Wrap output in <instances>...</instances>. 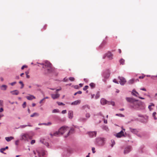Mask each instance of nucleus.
I'll list each match as a JSON object with an SVG mask.
<instances>
[{
	"mask_svg": "<svg viewBox=\"0 0 157 157\" xmlns=\"http://www.w3.org/2000/svg\"><path fill=\"white\" fill-rule=\"evenodd\" d=\"M39 115V114L36 113H35L31 115L30 117H33L35 116H38Z\"/></svg>",
	"mask_w": 157,
	"mask_h": 157,
	"instance_id": "24",
	"label": "nucleus"
},
{
	"mask_svg": "<svg viewBox=\"0 0 157 157\" xmlns=\"http://www.w3.org/2000/svg\"><path fill=\"white\" fill-rule=\"evenodd\" d=\"M119 79L120 80L119 82L121 85H124L126 82V81L125 79L122 77H118Z\"/></svg>",
	"mask_w": 157,
	"mask_h": 157,
	"instance_id": "9",
	"label": "nucleus"
},
{
	"mask_svg": "<svg viewBox=\"0 0 157 157\" xmlns=\"http://www.w3.org/2000/svg\"><path fill=\"white\" fill-rule=\"evenodd\" d=\"M113 82L117 84H118V82L117 81V80L116 79H113Z\"/></svg>",
	"mask_w": 157,
	"mask_h": 157,
	"instance_id": "53",
	"label": "nucleus"
},
{
	"mask_svg": "<svg viewBox=\"0 0 157 157\" xmlns=\"http://www.w3.org/2000/svg\"><path fill=\"white\" fill-rule=\"evenodd\" d=\"M3 101L2 100H0V105L2 106L3 105Z\"/></svg>",
	"mask_w": 157,
	"mask_h": 157,
	"instance_id": "54",
	"label": "nucleus"
},
{
	"mask_svg": "<svg viewBox=\"0 0 157 157\" xmlns=\"http://www.w3.org/2000/svg\"><path fill=\"white\" fill-rule=\"evenodd\" d=\"M120 62L121 64L123 65L124 63V59H122L120 60Z\"/></svg>",
	"mask_w": 157,
	"mask_h": 157,
	"instance_id": "29",
	"label": "nucleus"
},
{
	"mask_svg": "<svg viewBox=\"0 0 157 157\" xmlns=\"http://www.w3.org/2000/svg\"><path fill=\"white\" fill-rule=\"evenodd\" d=\"M19 83L21 85V89H22L23 87L24 86V84L23 83V82L22 81H20L19 82Z\"/></svg>",
	"mask_w": 157,
	"mask_h": 157,
	"instance_id": "37",
	"label": "nucleus"
},
{
	"mask_svg": "<svg viewBox=\"0 0 157 157\" xmlns=\"http://www.w3.org/2000/svg\"><path fill=\"white\" fill-rule=\"evenodd\" d=\"M108 38L107 36H106L105 39L103 40L101 44L99 46V48L100 49L102 48H104L107 43V39Z\"/></svg>",
	"mask_w": 157,
	"mask_h": 157,
	"instance_id": "4",
	"label": "nucleus"
},
{
	"mask_svg": "<svg viewBox=\"0 0 157 157\" xmlns=\"http://www.w3.org/2000/svg\"><path fill=\"white\" fill-rule=\"evenodd\" d=\"M73 113L72 111L70 110L68 111V117L70 119L72 118L73 117Z\"/></svg>",
	"mask_w": 157,
	"mask_h": 157,
	"instance_id": "13",
	"label": "nucleus"
},
{
	"mask_svg": "<svg viewBox=\"0 0 157 157\" xmlns=\"http://www.w3.org/2000/svg\"><path fill=\"white\" fill-rule=\"evenodd\" d=\"M26 126H28V125H22L21 126V128H25Z\"/></svg>",
	"mask_w": 157,
	"mask_h": 157,
	"instance_id": "60",
	"label": "nucleus"
},
{
	"mask_svg": "<svg viewBox=\"0 0 157 157\" xmlns=\"http://www.w3.org/2000/svg\"><path fill=\"white\" fill-rule=\"evenodd\" d=\"M19 143V140H17L15 141V144L16 145H17Z\"/></svg>",
	"mask_w": 157,
	"mask_h": 157,
	"instance_id": "45",
	"label": "nucleus"
},
{
	"mask_svg": "<svg viewBox=\"0 0 157 157\" xmlns=\"http://www.w3.org/2000/svg\"><path fill=\"white\" fill-rule=\"evenodd\" d=\"M29 137V135L28 134H22L21 136L20 140L24 141H27Z\"/></svg>",
	"mask_w": 157,
	"mask_h": 157,
	"instance_id": "5",
	"label": "nucleus"
},
{
	"mask_svg": "<svg viewBox=\"0 0 157 157\" xmlns=\"http://www.w3.org/2000/svg\"><path fill=\"white\" fill-rule=\"evenodd\" d=\"M98 115L102 116L103 117V119L104 121V122L105 124L107 123V120H105V119L104 118V116L102 115V114L101 113H98Z\"/></svg>",
	"mask_w": 157,
	"mask_h": 157,
	"instance_id": "21",
	"label": "nucleus"
},
{
	"mask_svg": "<svg viewBox=\"0 0 157 157\" xmlns=\"http://www.w3.org/2000/svg\"><path fill=\"white\" fill-rule=\"evenodd\" d=\"M10 93L14 95H17L19 93V92L17 90H15L14 91H11Z\"/></svg>",
	"mask_w": 157,
	"mask_h": 157,
	"instance_id": "17",
	"label": "nucleus"
},
{
	"mask_svg": "<svg viewBox=\"0 0 157 157\" xmlns=\"http://www.w3.org/2000/svg\"><path fill=\"white\" fill-rule=\"evenodd\" d=\"M134 79H132L129 81L128 83L130 84H132L134 82Z\"/></svg>",
	"mask_w": 157,
	"mask_h": 157,
	"instance_id": "26",
	"label": "nucleus"
},
{
	"mask_svg": "<svg viewBox=\"0 0 157 157\" xmlns=\"http://www.w3.org/2000/svg\"><path fill=\"white\" fill-rule=\"evenodd\" d=\"M67 113V110H64L62 111V113L63 114H65Z\"/></svg>",
	"mask_w": 157,
	"mask_h": 157,
	"instance_id": "50",
	"label": "nucleus"
},
{
	"mask_svg": "<svg viewBox=\"0 0 157 157\" xmlns=\"http://www.w3.org/2000/svg\"><path fill=\"white\" fill-rule=\"evenodd\" d=\"M68 80V79L66 78H65L63 79V81L64 82H67Z\"/></svg>",
	"mask_w": 157,
	"mask_h": 157,
	"instance_id": "59",
	"label": "nucleus"
},
{
	"mask_svg": "<svg viewBox=\"0 0 157 157\" xmlns=\"http://www.w3.org/2000/svg\"><path fill=\"white\" fill-rule=\"evenodd\" d=\"M103 128L106 130H107V129H108V128L105 126H104V127Z\"/></svg>",
	"mask_w": 157,
	"mask_h": 157,
	"instance_id": "57",
	"label": "nucleus"
},
{
	"mask_svg": "<svg viewBox=\"0 0 157 157\" xmlns=\"http://www.w3.org/2000/svg\"><path fill=\"white\" fill-rule=\"evenodd\" d=\"M90 86L92 88H94L95 87V84L92 82L90 84Z\"/></svg>",
	"mask_w": 157,
	"mask_h": 157,
	"instance_id": "27",
	"label": "nucleus"
},
{
	"mask_svg": "<svg viewBox=\"0 0 157 157\" xmlns=\"http://www.w3.org/2000/svg\"><path fill=\"white\" fill-rule=\"evenodd\" d=\"M57 103L59 105H65V104H63L62 102H61L57 101Z\"/></svg>",
	"mask_w": 157,
	"mask_h": 157,
	"instance_id": "35",
	"label": "nucleus"
},
{
	"mask_svg": "<svg viewBox=\"0 0 157 157\" xmlns=\"http://www.w3.org/2000/svg\"><path fill=\"white\" fill-rule=\"evenodd\" d=\"M69 79L71 81H74L75 80V78L73 77H70L69 78Z\"/></svg>",
	"mask_w": 157,
	"mask_h": 157,
	"instance_id": "41",
	"label": "nucleus"
},
{
	"mask_svg": "<svg viewBox=\"0 0 157 157\" xmlns=\"http://www.w3.org/2000/svg\"><path fill=\"white\" fill-rule=\"evenodd\" d=\"M54 71V68L52 67H48L46 68L45 71V73L46 74L51 73Z\"/></svg>",
	"mask_w": 157,
	"mask_h": 157,
	"instance_id": "6",
	"label": "nucleus"
},
{
	"mask_svg": "<svg viewBox=\"0 0 157 157\" xmlns=\"http://www.w3.org/2000/svg\"><path fill=\"white\" fill-rule=\"evenodd\" d=\"M95 148L94 147H92V152L93 153H94L95 152Z\"/></svg>",
	"mask_w": 157,
	"mask_h": 157,
	"instance_id": "52",
	"label": "nucleus"
},
{
	"mask_svg": "<svg viewBox=\"0 0 157 157\" xmlns=\"http://www.w3.org/2000/svg\"><path fill=\"white\" fill-rule=\"evenodd\" d=\"M61 88H59V89H57L56 90V92H57V93H57V92H58V91H59V90H61Z\"/></svg>",
	"mask_w": 157,
	"mask_h": 157,
	"instance_id": "61",
	"label": "nucleus"
},
{
	"mask_svg": "<svg viewBox=\"0 0 157 157\" xmlns=\"http://www.w3.org/2000/svg\"><path fill=\"white\" fill-rule=\"evenodd\" d=\"M116 116H119V117H124V116L121 114H117Z\"/></svg>",
	"mask_w": 157,
	"mask_h": 157,
	"instance_id": "48",
	"label": "nucleus"
},
{
	"mask_svg": "<svg viewBox=\"0 0 157 157\" xmlns=\"http://www.w3.org/2000/svg\"><path fill=\"white\" fill-rule=\"evenodd\" d=\"M44 100V98H43V99H42V100H41L40 101V103L41 104L42 103V102H43V101Z\"/></svg>",
	"mask_w": 157,
	"mask_h": 157,
	"instance_id": "63",
	"label": "nucleus"
},
{
	"mask_svg": "<svg viewBox=\"0 0 157 157\" xmlns=\"http://www.w3.org/2000/svg\"><path fill=\"white\" fill-rule=\"evenodd\" d=\"M87 107V108H88L89 109H90V106L88 105H85L84 106H83V108L84 109H85Z\"/></svg>",
	"mask_w": 157,
	"mask_h": 157,
	"instance_id": "46",
	"label": "nucleus"
},
{
	"mask_svg": "<svg viewBox=\"0 0 157 157\" xmlns=\"http://www.w3.org/2000/svg\"><path fill=\"white\" fill-rule=\"evenodd\" d=\"M140 90H141L144 91H146V89L145 88H141L140 89Z\"/></svg>",
	"mask_w": 157,
	"mask_h": 157,
	"instance_id": "56",
	"label": "nucleus"
},
{
	"mask_svg": "<svg viewBox=\"0 0 157 157\" xmlns=\"http://www.w3.org/2000/svg\"><path fill=\"white\" fill-rule=\"evenodd\" d=\"M77 92V94H81L82 93V92L81 91H79Z\"/></svg>",
	"mask_w": 157,
	"mask_h": 157,
	"instance_id": "58",
	"label": "nucleus"
},
{
	"mask_svg": "<svg viewBox=\"0 0 157 157\" xmlns=\"http://www.w3.org/2000/svg\"><path fill=\"white\" fill-rule=\"evenodd\" d=\"M35 142V140H32L31 142V144H34Z\"/></svg>",
	"mask_w": 157,
	"mask_h": 157,
	"instance_id": "51",
	"label": "nucleus"
},
{
	"mask_svg": "<svg viewBox=\"0 0 157 157\" xmlns=\"http://www.w3.org/2000/svg\"><path fill=\"white\" fill-rule=\"evenodd\" d=\"M111 142L112 143L111 146L112 147L113 146V145L115 144V142L114 140H111Z\"/></svg>",
	"mask_w": 157,
	"mask_h": 157,
	"instance_id": "30",
	"label": "nucleus"
},
{
	"mask_svg": "<svg viewBox=\"0 0 157 157\" xmlns=\"http://www.w3.org/2000/svg\"><path fill=\"white\" fill-rule=\"evenodd\" d=\"M40 64L43 65V68H45L52 67V64L48 61L46 62L44 64L43 63H41Z\"/></svg>",
	"mask_w": 157,
	"mask_h": 157,
	"instance_id": "7",
	"label": "nucleus"
},
{
	"mask_svg": "<svg viewBox=\"0 0 157 157\" xmlns=\"http://www.w3.org/2000/svg\"><path fill=\"white\" fill-rule=\"evenodd\" d=\"M80 102V100H77L72 102L71 104L72 105H76L79 104Z\"/></svg>",
	"mask_w": 157,
	"mask_h": 157,
	"instance_id": "14",
	"label": "nucleus"
},
{
	"mask_svg": "<svg viewBox=\"0 0 157 157\" xmlns=\"http://www.w3.org/2000/svg\"><path fill=\"white\" fill-rule=\"evenodd\" d=\"M6 149H5V148H1L0 149V152L2 153H4L5 154L6 153H4V152H3V151L5 150Z\"/></svg>",
	"mask_w": 157,
	"mask_h": 157,
	"instance_id": "36",
	"label": "nucleus"
},
{
	"mask_svg": "<svg viewBox=\"0 0 157 157\" xmlns=\"http://www.w3.org/2000/svg\"><path fill=\"white\" fill-rule=\"evenodd\" d=\"M59 110L57 109H54L52 111L53 113H59Z\"/></svg>",
	"mask_w": 157,
	"mask_h": 157,
	"instance_id": "31",
	"label": "nucleus"
},
{
	"mask_svg": "<svg viewBox=\"0 0 157 157\" xmlns=\"http://www.w3.org/2000/svg\"><path fill=\"white\" fill-rule=\"evenodd\" d=\"M3 111V109L2 108H1L0 109V112H2Z\"/></svg>",
	"mask_w": 157,
	"mask_h": 157,
	"instance_id": "64",
	"label": "nucleus"
},
{
	"mask_svg": "<svg viewBox=\"0 0 157 157\" xmlns=\"http://www.w3.org/2000/svg\"><path fill=\"white\" fill-rule=\"evenodd\" d=\"M40 142L41 143L44 144L46 146L48 147L49 146V144L48 143L46 142L44 139H41L40 140Z\"/></svg>",
	"mask_w": 157,
	"mask_h": 157,
	"instance_id": "16",
	"label": "nucleus"
},
{
	"mask_svg": "<svg viewBox=\"0 0 157 157\" xmlns=\"http://www.w3.org/2000/svg\"><path fill=\"white\" fill-rule=\"evenodd\" d=\"M144 78V76H140L139 77V78Z\"/></svg>",
	"mask_w": 157,
	"mask_h": 157,
	"instance_id": "62",
	"label": "nucleus"
},
{
	"mask_svg": "<svg viewBox=\"0 0 157 157\" xmlns=\"http://www.w3.org/2000/svg\"><path fill=\"white\" fill-rule=\"evenodd\" d=\"M126 99L130 103L131 108L136 110L141 109V107L142 106V103L141 102H139L137 100L131 98H126Z\"/></svg>",
	"mask_w": 157,
	"mask_h": 157,
	"instance_id": "1",
	"label": "nucleus"
},
{
	"mask_svg": "<svg viewBox=\"0 0 157 157\" xmlns=\"http://www.w3.org/2000/svg\"><path fill=\"white\" fill-rule=\"evenodd\" d=\"M14 138L13 136L6 137L5 139L7 142H9L11 140L14 139Z\"/></svg>",
	"mask_w": 157,
	"mask_h": 157,
	"instance_id": "18",
	"label": "nucleus"
},
{
	"mask_svg": "<svg viewBox=\"0 0 157 157\" xmlns=\"http://www.w3.org/2000/svg\"><path fill=\"white\" fill-rule=\"evenodd\" d=\"M107 101L104 98H102L101 100V103L102 105H105L107 103Z\"/></svg>",
	"mask_w": 157,
	"mask_h": 157,
	"instance_id": "19",
	"label": "nucleus"
},
{
	"mask_svg": "<svg viewBox=\"0 0 157 157\" xmlns=\"http://www.w3.org/2000/svg\"><path fill=\"white\" fill-rule=\"evenodd\" d=\"M88 87H89V86H86L83 88V90H86L88 88Z\"/></svg>",
	"mask_w": 157,
	"mask_h": 157,
	"instance_id": "40",
	"label": "nucleus"
},
{
	"mask_svg": "<svg viewBox=\"0 0 157 157\" xmlns=\"http://www.w3.org/2000/svg\"><path fill=\"white\" fill-rule=\"evenodd\" d=\"M27 67V66L26 65H23L22 66L21 68V69L22 70H23L25 68H26Z\"/></svg>",
	"mask_w": 157,
	"mask_h": 157,
	"instance_id": "49",
	"label": "nucleus"
},
{
	"mask_svg": "<svg viewBox=\"0 0 157 157\" xmlns=\"http://www.w3.org/2000/svg\"><path fill=\"white\" fill-rule=\"evenodd\" d=\"M157 77V75L156 76H152L151 77V78L153 79H155V78Z\"/></svg>",
	"mask_w": 157,
	"mask_h": 157,
	"instance_id": "55",
	"label": "nucleus"
},
{
	"mask_svg": "<svg viewBox=\"0 0 157 157\" xmlns=\"http://www.w3.org/2000/svg\"><path fill=\"white\" fill-rule=\"evenodd\" d=\"M116 136L118 138H120L121 137L123 136L121 134V133L120 132H119V133H118L117 134H116Z\"/></svg>",
	"mask_w": 157,
	"mask_h": 157,
	"instance_id": "23",
	"label": "nucleus"
},
{
	"mask_svg": "<svg viewBox=\"0 0 157 157\" xmlns=\"http://www.w3.org/2000/svg\"><path fill=\"white\" fill-rule=\"evenodd\" d=\"M51 122H48V123H43V124H39V125H49L51 124Z\"/></svg>",
	"mask_w": 157,
	"mask_h": 157,
	"instance_id": "25",
	"label": "nucleus"
},
{
	"mask_svg": "<svg viewBox=\"0 0 157 157\" xmlns=\"http://www.w3.org/2000/svg\"><path fill=\"white\" fill-rule=\"evenodd\" d=\"M16 83V82H14L11 83H10V84L12 86H13L15 85Z\"/></svg>",
	"mask_w": 157,
	"mask_h": 157,
	"instance_id": "43",
	"label": "nucleus"
},
{
	"mask_svg": "<svg viewBox=\"0 0 157 157\" xmlns=\"http://www.w3.org/2000/svg\"><path fill=\"white\" fill-rule=\"evenodd\" d=\"M86 116L87 118H89L90 116V115L89 113H87L86 114Z\"/></svg>",
	"mask_w": 157,
	"mask_h": 157,
	"instance_id": "47",
	"label": "nucleus"
},
{
	"mask_svg": "<svg viewBox=\"0 0 157 157\" xmlns=\"http://www.w3.org/2000/svg\"><path fill=\"white\" fill-rule=\"evenodd\" d=\"M122 129H123L122 130H121V131L120 132L121 133V134L123 136H124V131H123V130L125 131V129H123V128L122 127Z\"/></svg>",
	"mask_w": 157,
	"mask_h": 157,
	"instance_id": "32",
	"label": "nucleus"
},
{
	"mask_svg": "<svg viewBox=\"0 0 157 157\" xmlns=\"http://www.w3.org/2000/svg\"><path fill=\"white\" fill-rule=\"evenodd\" d=\"M7 86L6 85H3L0 86L1 89L3 90H5L7 88Z\"/></svg>",
	"mask_w": 157,
	"mask_h": 157,
	"instance_id": "20",
	"label": "nucleus"
},
{
	"mask_svg": "<svg viewBox=\"0 0 157 157\" xmlns=\"http://www.w3.org/2000/svg\"><path fill=\"white\" fill-rule=\"evenodd\" d=\"M33 153L35 155V157H41L45 155V151L40 148L37 149L36 151H33Z\"/></svg>",
	"mask_w": 157,
	"mask_h": 157,
	"instance_id": "3",
	"label": "nucleus"
},
{
	"mask_svg": "<svg viewBox=\"0 0 157 157\" xmlns=\"http://www.w3.org/2000/svg\"><path fill=\"white\" fill-rule=\"evenodd\" d=\"M135 90L134 89L132 91V94L136 97H138L137 95L135 93Z\"/></svg>",
	"mask_w": 157,
	"mask_h": 157,
	"instance_id": "28",
	"label": "nucleus"
},
{
	"mask_svg": "<svg viewBox=\"0 0 157 157\" xmlns=\"http://www.w3.org/2000/svg\"><path fill=\"white\" fill-rule=\"evenodd\" d=\"M106 57L109 59H112L113 55L111 52H109L104 55L103 58L104 59Z\"/></svg>",
	"mask_w": 157,
	"mask_h": 157,
	"instance_id": "8",
	"label": "nucleus"
},
{
	"mask_svg": "<svg viewBox=\"0 0 157 157\" xmlns=\"http://www.w3.org/2000/svg\"><path fill=\"white\" fill-rule=\"evenodd\" d=\"M26 98L28 100H32L36 98L33 95H30L29 96H26Z\"/></svg>",
	"mask_w": 157,
	"mask_h": 157,
	"instance_id": "15",
	"label": "nucleus"
},
{
	"mask_svg": "<svg viewBox=\"0 0 157 157\" xmlns=\"http://www.w3.org/2000/svg\"><path fill=\"white\" fill-rule=\"evenodd\" d=\"M52 98L53 99H55L58 98L59 97L60 95L57 92H56V94H52L51 95Z\"/></svg>",
	"mask_w": 157,
	"mask_h": 157,
	"instance_id": "11",
	"label": "nucleus"
},
{
	"mask_svg": "<svg viewBox=\"0 0 157 157\" xmlns=\"http://www.w3.org/2000/svg\"><path fill=\"white\" fill-rule=\"evenodd\" d=\"M26 102H24L22 105V106L23 108H25V107L26 106Z\"/></svg>",
	"mask_w": 157,
	"mask_h": 157,
	"instance_id": "42",
	"label": "nucleus"
},
{
	"mask_svg": "<svg viewBox=\"0 0 157 157\" xmlns=\"http://www.w3.org/2000/svg\"><path fill=\"white\" fill-rule=\"evenodd\" d=\"M73 131L74 129L71 128L70 129L68 127L64 126L60 128L58 131H56L54 133L53 135L50 133V135L51 136H59L60 135H63L67 132V134L66 136H65V137H67L69 136L70 132Z\"/></svg>",
	"mask_w": 157,
	"mask_h": 157,
	"instance_id": "2",
	"label": "nucleus"
},
{
	"mask_svg": "<svg viewBox=\"0 0 157 157\" xmlns=\"http://www.w3.org/2000/svg\"><path fill=\"white\" fill-rule=\"evenodd\" d=\"M130 131L133 133L135 134H137L138 132V131L136 129H130Z\"/></svg>",
	"mask_w": 157,
	"mask_h": 157,
	"instance_id": "22",
	"label": "nucleus"
},
{
	"mask_svg": "<svg viewBox=\"0 0 157 157\" xmlns=\"http://www.w3.org/2000/svg\"><path fill=\"white\" fill-rule=\"evenodd\" d=\"M131 149V147L130 146H128L125 147L124 150V154H127L129 152Z\"/></svg>",
	"mask_w": 157,
	"mask_h": 157,
	"instance_id": "10",
	"label": "nucleus"
},
{
	"mask_svg": "<svg viewBox=\"0 0 157 157\" xmlns=\"http://www.w3.org/2000/svg\"><path fill=\"white\" fill-rule=\"evenodd\" d=\"M89 135L91 137H95L96 135V132H89Z\"/></svg>",
	"mask_w": 157,
	"mask_h": 157,
	"instance_id": "12",
	"label": "nucleus"
},
{
	"mask_svg": "<svg viewBox=\"0 0 157 157\" xmlns=\"http://www.w3.org/2000/svg\"><path fill=\"white\" fill-rule=\"evenodd\" d=\"M156 114V113L155 112H154L152 114V116L154 117L155 119L156 120L157 119L155 117V115Z\"/></svg>",
	"mask_w": 157,
	"mask_h": 157,
	"instance_id": "38",
	"label": "nucleus"
},
{
	"mask_svg": "<svg viewBox=\"0 0 157 157\" xmlns=\"http://www.w3.org/2000/svg\"><path fill=\"white\" fill-rule=\"evenodd\" d=\"M25 73L26 75V77L27 78H29V76L28 75L29 72H26Z\"/></svg>",
	"mask_w": 157,
	"mask_h": 157,
	"instance_id": "44",
	"label": "nucleus"
},
{
	"mask_svg": "<svg viewBox=\"0 0 157 157\" xmlns=\"http://www.w3.org/2000/svg\"><path fill=\"white\" fill-rule=\"evenodd\" d=\"M100 96V94L99 92H98L97 94H96V96H95V98L96 99L98 98Z\"/></svg>",
	"mask_w": 157,
	"mask_h": 157,
	"instance_id": "34",
	"label": "nucleus"
},
{
	"mask_svg": "<svg viewBox=\"0 0 157 157\" xmlns=\"http://www.w3.org/2000/svg\"><path fill=\"white\" fill-rule=\"evenodd\" d=\"M154 106V105L153 103L151 104V105H149L148 106V108L149 109V110H151L152 109L151 108V106Z\"/></svg>",
	"mask_w": 157,
	"mask_h": 157,
	"instance_id": "33",
	"label": "nucleus"
},
{
	"mask_svg": "<svg viewBox=\"0 0 157 157\" xmlns=\"http://www.w3.org/2000/svg\"><path fill=\"white\" fill-rule=\"evenodd\" d=\"M103 76L104 77H105V78H108L109 76V73H108L107 74V75L106 76H105V74H103Z\"/></svg>",
	"mask_w": 157,
	"mask_h": 157,
	"instance_id": "39",
	"label": "nucleus"
}]
</instances>
